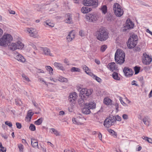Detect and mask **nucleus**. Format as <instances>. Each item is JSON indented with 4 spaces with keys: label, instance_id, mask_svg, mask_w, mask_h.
Returning <instances> with one entry per match:
<instances>
[{
    "label": "nucleus",
    "instance_id": "f257e3e1",
    "mask_svg": "<svg viewBox=\"0 0 152 152\" xmlns=\"http://www.w3.org/2000/svg\"><path fill=\"white\" fill-rule=\"evenodd\" d=\"M96 36L97 39L103 42L109 38L108 33L103 28H100L96 33Z\"/></svg>",
    "mask_w": 152,
    "mask_h": 152
},
{
    "label": "nucleus",
    "instance_id": "f03ea898",
    "mask_svg": "<svg viewBox=\"0 0 152 152\" xmlns=\"http://www.w3.org/2000/svg\"><path fill=\"white\" fill-rule=\"evenodd\" d=\"M125 53L124 51L121 49H118L115 55V59L116 63L121 64L125 61Z\"/></svg>",
    "mask_w": 152,
    "mask_h": 152
},
{
    "label": "nucleus",
    "instance_id": "7ed1b4c3",
    "mask_svg": "<svg viewBox=\"0 0 152 152\" xmlns=\"http://www.w3.org/2000/svg\"><path fill=\"white\" fill-rule=\"evenodd\" d=\"M12 39L11 35L9 34L4 35L0 39V46L5 47L7 46Z\"/></svg>",
    "mask_w": 152,
    "mask_h": 152
},
{
    "label": "nucleus",
    "instance_id": "20e7f679",
    "mask_svg": "<svg viewBox=\"0 0 152 152\" xmlns=\"http://www.w3.org/2000/svg\"><path fill=\"white\" fill-rule=\"evenodd\" d=\"M113 10L115 15L118 17H121L124 14V11L121 6L117 3L113 4Z\"/></svg>",
    "mask_w": 152,
    "mask_h": 152
},
{
    "label": "nucleus",
    "instance_id": "39448f33",
    "mask_svg": "<svg viewBox=\"0 0 152 152\" xmlns=\"http://www.w3.org/2000/svg\"><path fill=\"white\" fill-rule=\"evenodd\" d=\"M100 17L99 15L94 12L87 14L86 16V18L87 21L94 22L97 21L99 18Z\"/></svg>",
    "mask_w": 152,
    "mask_h": 152
},
{
    "label": "nucleus",
    "instance_id": "423d86ee",
    "mask_svg": "<svg viewBox=\"0 0 152 152\" xmlns=\"http://www.w3.org/2000/svg\"><path fill=\"white\" fill-rule=\"evenodd\" d=\"M24 46V45L21 42L18 41L15 42L11 43L9 46V48L11 50L14 51L17 49H22Z\"/></svg>",
    "mask_w": 152,
    "mask_h": 152
},
{
    "label": "nucleus",
    "instance_id": "0eeeda50",
    "mask_svg": "<svg viewBox=\"0 0 152 152\" xmlns=\"http://www.w3.org/2000/svg\"><path fill=\"white\" fill-rule=\"evenodd\" d=\"M91 90L83 88L80 90L79 96L81 98H84L85 100H87L89 96L91 94Z\"/></svg>",
    "mask_w": 152,
    "mask_h": 152
},
{
    "label": "nucleus",
    "instance_id": "6e6552de",
    "mask_svg": "<svg viewBox=\"0 0 152 152\" xmlns=\"http://www.w3.org/2000/svg\"><path fill=\"white\" fill-rule=\"evenodd\" d=\"M26 31L29 36L38 39L40 37L38 34V31L35 29L33 28H27Z\"/></svg>",
    "mask_w": 152,
    "mask_h": 152
},
{
    "label": "nucleus",
    "instance_id": "1a4fd4ad",
    "mask_svg": "<svg viewBox=\"0 0 152 152\" xmlns=\"http://www.w3.org/2000/svg\"><path fill=\"white\" fill-rule=\"evenodd\" d=\"M115 119L113 116H110L107 118L104 121V126L106 128H109L114 125Z\"/></svg>",
    "mask_w": 152,
    "mask_h": 152
},
{
    "label": "nucleus",
    "instance_id": "9d476101",
    "mask_svg": "<svg viewBox=\"0 0 152 152\" xmlns=\"http://www.w3.org/2000/svg\"><path fill=\"white\" fill-rule=\"evenodd\" d=\"M83 4L86 6H93L96 7L98 6V0H84Z\"/></svg>",
    "mask_w": 152,
    "mask_h": 152
},
{
    "label": "nucleus",
    "instance_id": "9b49d317",
    "mask_svg": "<svg viewBox=\"0 0 152 152\" xmlns=\"http://www.w3.org/2000/svg\"><path fill=\"white\" fill-rule=\"evenodd\" d=\"M134 26V24L129 19L127 20L126 22V25L124 26L123 30L124 31H127L130 29L132 28Z\"/></svg>",
    "mask_w": 152,
    "mask_h": 152
},
{
    "label": "nucleus",
    "instance_id": "f8f14e48",
    "mask_svg": "<svg viewBox=\"0 0 152 152\" xmlns=\"http://www.w3.org/2000/svg\"><path fill=\"white\" fill-rule=\"evenodd\" d=\"M152 60L151 56H149L146 53H143V57L142 58V62L145 64H149Z\"/></svg>",
    "mask_w": 152,
    "mask_h": 152
},
{
    "label": "nucleus",
    "instance_id": "ddd939ff",
    "mask_svg": "<svg viewBox=\"0 0 152 152\" xmlns=\"http://www.w3.org/2000/svg\"><path fill=\"white\" fill-rule=\"evenodd\" d=\"M77 94L75 92L71 93L69 95V100L73 106L75 104V101L77 99Z\"/></svg>",
    "mask_w": 152,
    "mask_h": 152
},
{
    "label": "nucleus",
    "instance_id": "4468645a",
    "mask_svg": "<svg viewBox=\"0 0 152 152\" xmlns=\"http://www.w3.org/2000/svg\"><path fill=\"white\" fill-rule=\"evenodd\" d=\"M123 71L125 76L127 77L131 76L134 73L132 69L128 67H125Z\"/></svg>",
    "mask_w": 152,
    "mask_h": 152
},
{
    "label": "nucleus",
    "instance_id": "2eb2a0df",
    "mask_svg": "<svg viewBox=\"0 0 152 152\" xmlns=\"http://www.w3.org/2000/svg\"><path fill=\"white\" fill-rule=\"evenodd\" d=\"M41 50L43 52V54L46 56H53V55L51 52L50 49L46 47L41 48Z\"/></svg>",
    "mask_w": 152,
    "mask_h": 152
},
{
    "label": "nucleus",
    "instance_id": "dca6fc26",
    "mask_svg": "<svg viewBox=\"0 0 152 152\" xmlns=\"http://www.w3.org/2000/svg\"><path fill=\"white\" fill-rule=\"evenodd\" d=\"M137 43V42H134L129 39L127 42V45L129 48H132L135 46Z\"/></svg>",
    "mask_w": 152,
    "mask_h": 152
},
{
    "label": "nucleus",
    "instance_id": "f3484780",
    "mask_svg": "<svg viewBox=\"0 0 152 152\" xmlns=\"http://www.w3.org/2000/svg\"><path fill=\"white\" fill-rule=\"evenodd\" d=\"M85 107H88L90 109L93 110L96 108V104L94 102H90L88 103H86Z\"/></svg>",
    "mask_w": 152,
    "mask_h": 152
},
{
    "label": "nucleus",
    "instance_id": "a211bd4d",
    "mask_svg": "<svg viewBox=\"0 0 152 152\" xmlns=\"http://www.w3.org/2000/svg\"><path fill=\"white\" fill-rule=\"evenodd\" d=\"M75 34L73 31H71L69 33L68 35L66 37V39L68 42L71 41L73 39L75 38Z\"/></svg>",
    "mask_w": 152,
    "mask_h": 152
},
{
    "label": "nucleus",
    "instance_id": "6ab92c4d",
    "mask_svg": "<svg viewBox=\"0 0 152 152\" xmlns=\"http://www.w3.org/2000/svg\"><path fill=\"white\" fill-rule=\"evenodd\" d=\"M15 58L18 60L22 63H24L26 61V59L24 57L19 53H17L15 56Z\"/></svg>",
    "mask_w": 152,
    "mask_h": 152
},
{
    "label": "nucleus",
    "instance_id": "aec40b11",
    "mask_svg": "<svg viewBox=\"0 0 152 152\" xmlns=\"http://www.w3.org/2000/svg\"><path fill=\"white\" fill-rule=\"evenodd\" d=\"M66 19L65 20L66 23L70 24L73 23L72 15L71 14L68 13L66 14Z\"/></svg>",
    "mask_w": 152,
    "mask_h": 152
},
{
    "label": "nucleus",
    "instance_id": "412c9836",
    "mask_svg": "<svg viewBox=\"0 0 152 152\" xmlns=\"http://www.w3.org/2000/svg\"><path fill=\"white\" fill-rule=\"evenodd\" d=\"M144 124L147 126H148L150 123V119L148 116H145L142 119Z\"/></svg>",
    "mask_w": 152,
    "mask_h": 152
},
{
    "label": "nucleus",
    "instance_id": "4be33fe9",
    "mask_svg": "<svg viewBox=\"0 0 152 152\" xmlns=\"http://www.w3.org/2000/svg\"><path fill=\"white\" fill-rule=\"evenodd\" d=\"M31 143L32 146L34 148H38V144L37 140L34 138L31 139Z\"/></svg>",
    "mask_w": 152,
    "mask_h": 152
},
{
    "label": "nucleus",
    "instance_id": "5701e85b",
    "mask_svg": "<svg viewBox=\"0 0 152 152\" xmlns=\"http://www.w3.org/2000/svg\"><path fill=\"white\" fill-rule=\"evenodd\" d=\"M107 67L108 68H110L111 70L113 71L116 69H117V67L115 66V64L114 62H112L109 64Z\"/></svg>",
    "mask_w": 152,
    "mask_h": 152
},
{
    "label": "nucleus",
    "instance_id": "b1692460",
    "mask_svg": "<svg viewBox=\"0 0 152 152\" xmlns=\"http://www.w3.org/2000/svg\"><path fill=\"white\" fill-rule=\"evenodd\" d=\"M43 25L46 27H53L54 26V24L51 23L49 20H47L43 22Z\"/></svg>",
    "mask_w": 152,
    "mask_h": 152
},
{
    "label": "nucleus",
    "instance_id": "393cba45",
    "mask_svg": "<svg viewBox=\"0 0 152 152\" xmlns=\"http://www.w3.org/2000/svg\"><path fill=\"white\" fill-rule=\"evenodd\" d=\"M88 7H82L81 9L82 12L84 13H86L91 11L92 10V9Z\"/></svg>",
    "mask_w": 152,
    "mask_h": 152
},
{
    "label": "nucleus",
    "instance_id": "a878e982",
    "mask_svg": "<svg viewBox=\"0 0 152 152\" xmlns=\"http://www.w3.org/2000/svg\"><path fill=\"white\" fill-rule=\"evenodd\" d=\"M54 66L56 68L63 71L64 70V67L63 66L62 64L57 62H55L54 63Z\"/></svg>",
    "mask_w": 152,
    "mask_h": 152
},
{
    "label": "nucleus",
    "instance_id": "bb28decb",
    "mask_svg": "<svg viewBox=\"0 0 152 152\" xmlns=\"http://www.w3.org/2000/svg\"><path fill=\"white\" fill-rule=\"evenodd\" d=\"M80 118H81L80 116L77 117V118H73L72 121L73 123L78 125L81 124V122L78 120Z\"/></svg>",
    "mask_w": 152,
    "mask_h": 152
},
{
    "label": "nucleus",
    "instance_id": "cd10ccee",
    "mask_svg": "<svg viewBox=\"0 0 152 152\" xmlns=\"http://www.w3.org/2000/svg\"><path fill=\"white\" fill-rule=\"evenodd\" d=\"M82 68L85 71V72L86 74L90 76L91 75V74L93 73L90 72V70L85 65H84L82 66Z\"/></svg>",
    "mask_w": 152,
    "mask_h": 152
},
{
    "label": "nucleus",
    "instance_id": "c85d7f7f",
    "mask_svg": "<svg viewBox=\"0 0 152 152\" xmlns=\"http://www.w3.org/2000/svg\"><path fill=\"white\" fill-rule=\"evenodd\" d=\"M82 109V111L83 113L85 114H89L91 113L90 109L88 107H85Z\"/></svg>",
    "mask_w": 152,
    "mask_h": 152
},
{
    "label": "nucleus",
    "instance_id": "c756f323",
    "mask_svg": "<svg viewBox=\"0 0 152 152\" xmlns=\"http://www.w3.org/2000/svg\"><path fill=\"white\" fill-rule=\"evenodd\" d=\"M85 100L83 98H81L78 100V102L79 105L80 106H83L85 105Z\"/></svg>",
    "mask_w": 152,
    "mask_h": 152
},
{
    "label": "nucleus",
    "instance_id": "7c9ffc66",
    "mask_svg": "<svg viewBox=\"0 0 152 152\" xmlns=\"http://www.w3.org/2000/svg\"><path fill=\"white\" fill-rule=\"evenodd\" d=\"M33 114L34 113H33L28 111L27 116L26 117L27 121L28 122L30 121L31 117Z\"/></svg>",
    "mask_w": 152,
    "mask_h": 152
},
{
    "label": "nucleus",
    "instance_id": "2f4dec72",
    "mask_svg": "<svg viewBox=\"0 0 152 152\" xmlns=\"http://www.w3.org/2000/svg\"><path fill=\"white\" fill-rule=\"evenodd\" d=\"M104 103L106 105H111L112 100L108 98H105L104 99Z\"/></svg>",
    "mask_w": 152,
    "mask_h": 152
},
{
    "label": "nucleus",
    "instance_id": "473e14b6",
    "mask_svg": "<svg viewBox=\"0 0 152 152\" xmlns=\"http://www.w3.org/2000/svg\"><path fill=\"white\" fill-rule=\"evenodd\" d=\"M113 78L115 80H120V77L118 76V74L116 72H113L112 75Z\"/></svg>",
    "mask_w": 152,
    "mask_h": 152
},
{
    "label": "nucleus",
    "instance_id": "72a5a7b5",
    "mask_svg": "<svg viewBox=\"0 0 152 152\" xmlns=\"http://www.w3.org/2000/svg\"><path fill=\"white\" fill-rule=\"evenodd\" d=\"M45 68L49 72V74L50 75H53V69L51 66H45Z\"/></svg>",
    "mask_w": 152,
    "mask_h": 152
},
{
    "label": "nucleus",
    "instance_id": "f704fd0d",
    "mask_svg": "<svg viewBox=\"0 0 152 152\" xmlns=\"http://www.w3.org/2000/svg\"><path fill=\"white\" fill-rule=\"evenodd\" d=\"M50 132L51 133H53L56 136H59L60 134L59 132L57 130L54 128H52L50 129Z\"/></svg>",
    "mask_w": 152,
    "mask_h": 152
},
{
    "label": "nucleus",
    "instance_id": "c9c22d12",
    "mask_svg": "<svg viewBox=\"0 0 152 152\" xmlns=\"http://www.w3.org/2000/svg\"><path fill=\"white\" fill-rule=\"evenodd\" d=\"M107 131L110 133V134L112 136H113L114 137H116L117 136V133L114 131L113 130L110 129H107Z\"/></svg>",
    "mask_w": 152,
    "mask_h": 152
},
{
    "label": "nucleus",
    "instance_id": "e433bc0d",
    "mask_svg": "<svg viewBox=\"0 0 152 152\" xmlns=\"http://www.w3.org/2000/svg\"><path fill=\"white\" fill-rule=\"evenodd\" d=\"M137 36L135 34H133L131 36L129 39L131 40H132L134 42H137L138 40Z\"/></svg>",
    "mask_w": 152,
    "mask_h": 152
},
{
    "label": "nucleus",
    "instance_id": "4c0bfd02",
    "mask_svg": "<svg viewBox=\"0 0 152 152\" xmlns=\"http://www.w3.org/2000/svg\"><path fill=\"white\" fill-rule=\"evenodd\" d=\"M92 78L96 80L98 82L100 83L101 82V79L99 77H98L94 74H91V75L90 76Z\"/></svg>",
    "mask_w": 152,
    "mask_h": 152
},
{
    "label": "nucleus",
    "instance_id": "58836bf2",
    "mask_svg": "<svg viewBox=\"0 0 152 152\" xmlns=\"http://www.w3.org/2000/svg\"><path fill=\"white\" fill-rule=\"evenodd\" d=\"M101 10L103 13L105 14L107 11V6L105 5L102 6L101 7Z\"/></svg>",
    "mask_w": 152,
    "mask_h": 152
},
{
    "label": "nucleus",
    "instance_id": "ea45409f",
    "mask_svg": "<svg viewBox=\"0 0 152 152\" xmlns=\"http://www.w3.org/2000/svg\"><path fill=\"white\" fill-rule=\"evenodd\" d=\"M43 118H39L36 121H35L34 122V124L35 125H39L41 124L43 121Z\"/></svg>",
    "mask_w": 152,
    "mask_h": 152
},
{
    "label": "nucleus",
    "instance_id": "a19ab883",
    "mask_svg": "<svg viewBox=\"0 0 152 152\" xmlns=\"http://www.w3.org/2000/svg\"><path fill=\"white\" fill-rule=\"evenodd\" d=\"M70 70L72 72H80V69L79 68L75 67H72Z\"/></svg>",
    "mask_w": 152,
    "mask_h": 152
},
{
    "label": "nucleus",
    "instance_id": "79ce46f5",
    "mask_svg": "<svg viewBox=\"0 0 152 152\" xmlns=\"http://www.w3.org/2000/svg\"><path fill=\"white\" fill-rule=\"evenodd\" d=\"M22 76L23 80H25L27 82L30 81V80H29L28 77L24 74H23L22 75Z\"/></svg>",
    "mask_w": 152,
    "mask_h": 152
},
{
    "label": "nucleus",
    "instance_id": "37998d69",
    "mask_svg": "<svg viewBox=\"0 0 152 152\" xmlns=\"http://www.w3.org/2000/svg\"><path fill=\"white\" fill-rule=\"evenodd\" d=\"M58 80L61 82H67V80L65 78L61 77L59 78Z\"/></svg>",
    "mask_w": 152,
    "mask_h": 152
},
{
    "label": "nucleus",
    "instance_id": "c03bdc74",
    "mask_svg": "<svg viewBox=\"0 0 152 152\" xmlns=\"http://www.w3.org/2000/svg\"><path fill=\"white\" fill-rule=\"evenodd\" d=\"M113 117L114 118V119H115V122L116 120L118 121H121V117L119 115H117L116 116Z\"/></svg>",
    "mask_w": 152,
    "mask_h": 152
},
{
    "label": "nucleus",
    "instance_id": "a18cd8bd",
    "mask_svg": "<svg viewBox=\"0 0 152 152\" xmlns=\"http://www.w3.org/2000/svg\"><path fill=\"white\" fill-rule=\"evenodd\" d=\"M0 148H1V150H0V152H6V149L4 148V147H3L2 145V144L1 142H0Z\"/></svg>",
    "mask_w": 152,
    "mask_h": 152
},
{
    "label": "nucleus",
    "instance_id": "49530a36",
    "mask_svg": "<svg viewBox=\"0 0 152 152\" xmlns=\"http://www.w3.org/2000/svg\"><path fill=\"white\" fill-rule=\"evenodd\" d=\"M29 129L31 131H34L35 130V126L33 124H31L29 127Z\"/></svg>",
    "mask_w": 152,
    "mask_h": 152
},
{
    "label": "nucleus",
    "instance_id": "de8ad7c7",
    "mask_svg": "<svg viewBox=\"0 0 152 152\" xmlns=\"http://www.w3.org/2000/svg\"><path fill=\"white\" fill-rule=\"evenodd\" d=\"M134 71H135V74H138L140 70V68L139 67H138L137 66H135L134 67Z\"/></svg>",
    "mask_w": 152,
    "mask_h": 152
},
{
    "label": "nucleus",
    "instance_id": "09e8293b",
    "mask_svg": "<svg viewBox=\"0 0 152 152\" xmlns=\"http://www.w3.org/2000/svg\"><path fill=\"white\" fill-rule=\"evenodd\" d=\"M107 45H103L101 47L100 50L102 52H104L107 49Z\"/></svg>",
    "mask_w": 152,
    "mask_h": 152
},
{
    "label": "nucleus",
    "instance_id": "8fccbe9b",
    "mask_svg": "<svg viewBox=\"0 0 152 152\" xmlns=\"http://www.w3.org/2000/svg\"><path fill=\"white\" fill-rule=\"evenodd\" d=\"M5 124L6 125L10 127H11L12 126V123L11 122H9L8 121H5Z\"/></svg>",
    "mask_w": 152,
    "mask_h": 152
},
{
    "label": "nucleus",
    "instance_id": "3c124183",
    "mask_svg": "<svg viewBox=\"0 0 152 152\" xmlns=\"http://www.w3.org/2000/svg\"><path fill=\"white\" fill-rule=\"evenodd\" d=\"M15 102L16 104L18 105H20L22 103V102L19 99L15 100Z\"/></svg>",
    "mask_w": 152,
    "mask_h": 152
},
{
    "label": "nucleus",
    "instance_id": "603ef678",
    "mask_svg": "<svg viewBox=\"0 0 152 152\" xmlns=\"http://www.w3.org/2000/svg\"><path fill=\"white\" fill-rule=\"evenodd\" d=\"M16 125L17 128L20 129L21 128L22 125L20 123L18 122H16Z\"/></svg>",
    "mask_w": 152,
    "mask_h": 152
},
{
    "label": "nucleus",
    "instance_id": "864d4df0",
    "mask_svg": "<svg viewBox=\"0 0 152 152\" xmlns=\"http://www.w3.org/2000/svg\"><path fill=\"white\" fill-rule=\"evenodd\" d=\"M23 146L22 144H20L18 145V147L19 149L20 152H23Z\"/></svg>",
    "mask_w": 152,
    "mask_h": 152
},
{
    "label": "nucleus",
    "instance_id": "5fc2aeb1",
    "mask_svg": "<svg viewBox=\"0 0 152 152\" xmlns=\"http://www.w3.org/2000/svg\"><path fill=\"white\" fill-rule=\"evenodd\" d=\"M79 35L82 37H83L85 35L84 32L82 30L80 31L79 32Z\"/></svg>",
    "mask_w": 152,
    "mask_h": 152
},
{
    "label": "nucleus",
    "instance_id": "6e6d98bb",
    "mask_svg": "<svg viewBox=\"0 0 152 152\" xmlns=\"http://www.w3.org/2000/svg\"><path fill=\"white\" fill-rule=\"evenodd\" d=\"M122 117L125 120H127L128 118V115L126 114H123L122 115Z\"/></svg>",
    "mask_w": 152,
    "mask_h": 152
},
{
    "label": "nucleus",
    "instance_id": "4d7b16f0",
    "mask_svg": "<svg viewBox=\"0 0 152 152\" xmlns=\"http://www.w3.org/2000/svg\"><path fill=\"white\" fill-rule=\"evenodd\" d=\"M114 106H115V108L117 110V111H118V104L117 103H115Z\"/></svg>",
    "mask_w": 152,
    "mask_h": 152
},
{
    "label": "nucleus",
    "instance_id": "13d9d810",
    "mask_svg": "<svg viewBox=\"0 0 152 152\" xmlns=\"http://www.w3.org/2000/svg\"><path fill=\"white\" fill-rule=\"evenodd\" d=\"M98 137L99 139L101 140H102V135L101 133H99L98 134Z\"/></svg>",
    "mask_w": 152,
    "mask_h": 152
},
{
    "label": "nucleus",
    "instance_id": "bf43d9fd",
    "mask_svg": "<svg viewBox=\"0 0 152 152\" xmlns=\"http://www.w3.org/2000/svg\"><path fill=\"white\" fill-rule=\"evenodd\" d=\"M95 62L97 64H99L100 63L99 60L98 59H95Z\"/></svg>",
    "mask_w": 152,
    "mask_h": 152
},
{
    "label": "nucleus",
    "instance_id": "052dcab7",
    "mask_svg": "<svg viewBox=\"0 0 152 152\" xmlns=\"http://www.w3.org/2000/svg\"><path fill=\"white\" fill-rule=\"evenodd\" d=\"M37 72L39 73H44V71L43 70L41 69H38Z\"/></svg>",
    "mask_w": 152,
    "mask_h": 152
},
{
    "label": "nucleus",
    "instance_id": "680f3d73",
    "mask_svg": "<svg viewBox=\"0 0 152 152\" xmlns=\"http://www.w3.org/2000/svg\"><path fill=\"white\" fill-rule=\"evenodd\" d=\"M64 114V111H61L59 112V115H63Z\"/></svg>",
    "mask_w": 152,
    "mask_h": 152
},
{
    "label": "nucleus",
    "instance_id": "e2e57ef3",
    "mask_svg": "<svg viewBox=\"0 0 152 152\" xmlns=\"http://www.w3.org/2000/svg\"><path fill=\"white\" fill-rule=\"evenodd\" d=\"M135 81L134 80H133L132 81V83H131L132 85H135L136 86H138V85H137V84H136V83H135Z\"/></svg>",
    "mask_w": 152,
    "mask_h": 152
},
{
    "label": "nucleus",
    "instance_id": "0e129e2a",
    "mask_svg": "<svg viewBox=\"0 0 152 152\" xmlns=\"http://www.w3.org/2000/svg\"><path fill=\"white\" fill-rule=\"evenodd\" d=\"M1 136L5 139H7L8 138V136L6 135H4L2 134Z\"/></svg>",
    "mask_w": 152,
    "mask_h": 152
},
{
    "label": "nucleus",
    "instance_id": "69168bd1",
    "mask_svg": "<svg viewBox=\"0 0 152 152\" xmlns=\"http://www.w3.org/2000/svg\"><path fill=\"white\" fill-rule=\"evenodd\" d=\"M22 142L23 143H24L25 144H26V145H28V144L27 143V142H26V141L25 140H24L23 139H22Z\"/></svg>",
    "mask_w": 152,
    "mask_h": 152
},
{
    "label": "nucleus",
    "instance_id": "338daca9",
    "mask_svg": "<svg viewBox=\"0 0 152 152\" xmlns=\"http://www.w3.org/2000/svg\"><path fill=\"white\" fill-rule=\"evenodd\" d=\"M33 103L35 107L37 108L38 107V105L37 103L35 102H33Z\"/></svg>",
    "mask_w": 152,
    "mask_h": 152
},
{
    "label": "nucleus",
    "instance_id": "774afa93",
    "mask_svg": "<svg viewBox=\"0 0 152 152\" xmlns=\"http://www.w3.org/2000/svg\"><path fill=\"white\" fill-rule=\"evenodd\" d=\"M146 31L147 32L149 33L152 36V32L150 31L148 29H147Z\"/></svg>",
    "mask_w": 152,
    "mask_h": 152
}]
</instances>
